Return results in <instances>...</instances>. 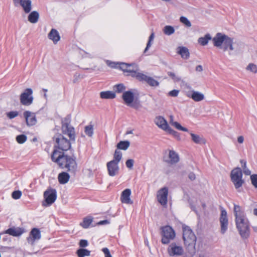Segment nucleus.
Returning <instances> with one entry per match:
<instances>
[{
    "label": "nucleus",
    "mask_w": 257,
    "mask_h": 257,
    "mask_svg": "<svg viewBox=\"0 0 257 257\" xmlns=\"http://www.w3.org/2000/svg\"><path fill=\"white\" fill-rule=\"evenodd\" d=\"M52 160L56 162L60 167L74 173L77 169V163L75 158L65 155L63 152L54 150L51 155Z\"/></svg>",
    "instance_id": "1"
},
{
    "label": "nucleus",
    "mask_w": 257,
    "mask_h": 257,
    "mask_svg": "<svg viewBox=\"0 0 257 257\" xmlns=\"http://www.w3.org/2000/svg\"><path fill=\"white\" fill-rule=\"evenodd\" d=\"M234 214L235 223L239 234L242 238H246L249 235V222L240 206L234 204Z\"/></svg>",
    "instance_id": "2"
},
{
    "label": "nucleus",
    "mask_w": 257,
    "mask_h": 257,
    "mask_svg": "<svg viewBox=\"0 0 257 257\" xmlns=\"http://www.w3.org/2000/svg\"><path fill=\"white\" fill-rule=\"evenodd\" d=\"M213 45L219 49H222L223 51L229 50L228 54H232L231 51L235 50L233 46V39L228 36L221 33H218L212 39Z\"/></svg>",
    "instance_id": "3"
},
{
    "label": "nucleus",
    "mask_w": 257,
    "mask_h": 257,
    "mask_svg": "<svg viewBox=\"0 0 257 257\" xmlns=\"http://www.w3.org/2000/svg\"><path fill=\"white\" fill-rule=\"evenodd\" d=\"M183 238L184 244L190 252H194L196 237L191 229L188 226L183 227Z\"/></svg>",
    "instance_id": "4"
},
{
    "label": "nucleus",
    "mask_w": 257,
    "mask_h": 257,
    "mask_svg": "<svg viewBox=\"0 0 257 257\" xmlns=\"http://www.w3.org/2000/svg\"><path fill=\"white\" fill-rule=\"evenodd\" d=\"M161 242L164 244H169L176 236L175 232L172 227L166 225L161 227Z\"/></svg>",
    "instance_id": "5"
},
{
    "label": "nucleus",
    "mask_w": 257,
    "mask_h": 257,
    "mask_svg": "<svg viewBox=\"0 0 257 257\" xmlns=\"http://www.w3.org/2000/svg\"><path fill=\"white\" fill-rule=\"evenodd\" d=\"M230 177L235 188L240 191V188L244 183V181L242 179V172L240 168L236 167L233 169L230 173Z\"/></svg>",
    "instance_id": "6"
},
{
    "label": "nucleus",
    "mask_w": 257,
    "mask_h": 257,
    "mask_svg": "<svg viewBox=\"0 0 257 257\" xmlns=\"http://www.w3.org/2000/svg\"><path fill=\"white\" fill-rule=\"evenodd\" d=\"M55 140L56 145L55 147L58 148L62 151H67L71 147L70 141L66 139L62 135L57 134L53 138Z\"/></svg>",
    "instance_id": "7"
},
{
    "label": "nucleus",
    "mask_w": 257,
    "mask_h": 257,
    "mask_svg": "<svg viewBox=\"0 0 257 257\" xmlns=\"http://www.w3.org/2000/svg\"><path fill=\"white\" fill-rule=\"evenodd\" d=\"M45 202L43 203V206H47L52 204L56 200L57 192L55 189H48L44 193Z\"/></svg>",
    "instance_id": "8"
},
{
    "label": "nucleus",
    "mask_w": 257,
    "mask_h": 257,
    "mask_svg": "<svg viewBox=\"0 0 257 257\" xmlns=\"http://www.w3.org/2000/svg\"><path fill=\"white\" fill-rule=\"evenodd\" d=\"M33 90L31 88H27L21 93L20 100L22 104L26 106L30 105L33 102Z\"/></svg>",
    "instance_id": "9"
},
{
    "label": "nucleus",
    "mask_w": 257,
    "mask_h": 257,
    "mask_svg": "<svg viewBox=\"0 0 257 257\" xmlns=\"http://www.w3.org/2000/svg\"><path fill=\"white\" fill-rule=\"evenodd\" d=\"M167 252L169 256L172 257H178L184 254L183 247L176 243H171L167 248Z\"/></svg>",
    "instance_id": "10"
},
{
    "label": "nucleus",
    "mask_w": 257,
    "mask_h": 257,
    "mask_svg": "<svg viewBox=\"0 0 257 257\" xmlns=\"http://www.w3.org/2000/svg\"><path fill=\"white\" fill-rule=\"evenodd\" d=\"M122 98L127 105L135 108H138V104L136 102L133 103L135 99V94L132 90L123 92Z\"/></svg>",
    "instance_id": "11"
},
{
    "label": "nucleus",
    "mask_w": 257,
    "mask_h": 257,
    "mask_svg": "<svg viewBox=\"0 0 257 257\" xmlns=\"http://www.w3.org/2000/svg\"><path fill=\"white\" fill-rule=\"evenodd\" d=\"M62 133L64 135H68L70 141L74 142L75 134L74 127L70 124V122H62Z\"/></svg>",
    "instance_id": "12"
},
{
    "label": "nucleus",
    "mask_w": 257,
    "mask_h": 257,
    "mask_svg": "<svg viewBox=\"0 0 257 257\" xmlns=\"http://www.w3.org/2000/svg\"><path fill=\"white\" fill-rule=\"evenodd\" d=\"M220 224V232L224 234L228 229V219L226 211L223 208H221V214L219 218Z\"/></svg>",
    "instance_id": "13"
},
{
    "label": "nucleus",
    "mask_w": 257,
    "mask_h": 257,
    "mask_svg": "<svg viewBox=\"0 0 257 257\" xmlns=\"http://www.w3.org/2000/svg\"><path fill=\"white\" fill-rule=\"evenodd\" d=\"M16 7L21 6L25 14L30 13L32 9L31 0H13Z\"/></svg>",
    "instance_id": "14"
},
{
    "label": "nucleus",
    "mask_w": 257,
    "mask_h": 257,
    "mask_svg": "<svg viewBox=\"0 0 257 257\" xmlns=\"http://www.w3.org/2000/svg\"><path fill=\"white\" fill-rule=\"evenodd\" d=\"M168 189L167 187H163L157 192V199L162 205H165L167 203Z\"/></svg>",
    "instance_id": "15"
},
{
    "label": "nucleus",
    "mask_w": 257,
    "mask_h": 257,
    "mask_svg": "<svg viewBox=\"0 0 257 257\" xmlns=\"http://www.w3.org/2000/svg\"><path fill=\"white\" fill-rule=\"evenodd\" d=\"M106 167L110 176L113 177L118 174L119 170L118 163L110 161L107 163Z\"/></svg>",
    "instance_id": "16"
},
{
    "label": "nucleus",
    "mask_w": 257,
    "mask_h": 257,
    "mask_svg": "<svg viewBox=\"0 0 257 257\" xmlns=\"http://www.w3.org/2000/svg\"><path fill=\"white\" fill-rule=\"evenodd\" d=\"M41 232L39 229L34 228L31 231L29 236L27 237V241L30 244L33 245L36 240H39L41 238Z\"/></svg>",
    "instance_id": "17"
},
{
    "label": "nucleus",
    "mask_w": 257,
    "mask_h": 257,
    "mask_svg": "<svg viewBox=\"0 0 257 257\" xmlns=\"http://www.w3.org/2000/svg\"><path fill=\"white\" fill-rule=\"evenodd\" d=\"M132 191L130 189H124L121 194L120 201L122 203L132 204L133 201L131 199Z\"/></svg>",
    "instance_id": "18"
},
{
    "label": "nucleus",
    "mask_w": 257,
    "mask_h": 257,
    "mask_svg": "<svg viewBox=\"0 0 257 257\" xmlns=\"http://www.w3.org/2000/svg\"><path fill=\"white\" fill-rule=\"evenodd\" d=\"M24 116L26 119L27 124L28 126H32L36 123L37 119L34 113L29 111H26L24 112Z\"/></svg>",
    "instance_id": "19"
},
{
    "label": "nucleus",
    "mask_w": 257,
    "mask_h": 257,
    "mask_svg": "<svg viewBox=\"0 0 257 257\" xmlns=\"http://www.w3.org/2000/svg\"><path fill=\"white\" fill-rule=\"evenodd\" d=\"M186 95L196 102L202 101L205 98L204 95L202 93L195 90L187 92Z\"/></svg>",
    "instance_id": "20"
},
{
    "label": "nucleus",
    "mask_w": 257,
    "mask_h": 257,
    "mask_svg": "<svg viewBox=\"0 0 257 257\" xmlns=\"http://www.w3.org/2000/svg\"><path fill=\"white\" fill-rule=\"evenodd\" d=\"M25 232L24 229L21 227H11L6 231L3 233L9 234L13 236H20Z\"/></svg>",
    "instance_id": "21"
},
{
    "label": "nucleus",
    "mask_w": 257,
    "mask_h": 257,
    "mask_svg": "<svg viewBox=\"0 0 257 257\" xmlns=\"http://www.w3.org/2000/svg\"><path fill=\"white\" fill-rule=\"evenodd\" d=\"M155 121L157 125L165 131L169 127L167 121L162 116L156 117Z\"/></svg>",
    "instance_id": "22"
},
{
    "label": "nucleus",
    "mask_w": 257,
    "mask_h": 257,
    "mask_svg": "<svg viewBox=\"0 0 257 257\" xmlns=\"http://www.w3.org/2000/svg\"><path fill=\"white\" fill-rule=\"evenodd\" d=\"M169 159L166 162L171 164H176L179 161V155L173 150L169 151Z\"/></svg>",
    "instance_id": "23"
},
{
    "label": "nucleus",
    "mask_w": 257,
    "mask_h": 257,
    "mask_svg": "<svg viewBox=\"0 0 257 257\" xmlns=\"http://www.w3.org/2000/svg\"><path fill=\"white\" fill-rule=\"evenodd\" d=\"M48 38L52 40L54 44H56L60 39L58 32L54 29H52L48 34Z\"/></svg>",
    "instance_id": "24"
},
{
    "label": "nucleus",
    "mask_w": 257,
    "mask_h": 257,
    "mask_svg": "<svg viewBox=\"0 0 257 257\" xmlns=\"http://www.w3.org/2000/svg\"><path fill=\"white\" fill-rule=\"evenodd\" d=\"M39 16V13L37 11H34L30 12L28 17V20L30 23L35 24L38 22Z\"/></svg>",
    "instance_id": "25"
},
{
    "label": "nucleus",
    "mask_w": 257,
    "mask_h": 257,
    "mask_svg": "<svg viewBox=\"0 0 257 257\" xmlns=\"http://www.w3.org/2000/svg\"><path fill=\"white\" fill-rule=\"evenodd\" d=\"M139 71L138 66L136 64H128L126 72L128 73L127 75H131L134 77L137 72Z\"/></svg>",
    "instance_id": "26"
},
{
    "label": "nucleus",
    "mask_w": 257,
    "mask_h": 257,
    "mask_svg": "<svg viewBox=\"0 0 257 257\" xmlns=\"http://www.w3.org/2000/svg\"><path fill=\"white\" fill-rule=\"evenodd\" d=\"M70 176L66 172H62L59 174L58 179L60 184H64L69 181Z\"/></svg>",
    "instance_id": "27"
},
{
    "label": "nucleus",
    "mask_w": 257,
    "mask_h": 257,
    "mask_svg": "<svg viewBox=\"0 0 257 257\" xmlns=\"http://www.w3.org/2000/svg\"><path fill=\"white\" fill-rule=\"evenodd\" d=\"M100 97L102 99H113L116 96L115 93L111 91H102L100 93Z\"/></svg>",
    "instance_id": "28"
},
{
    "label": "nucleus",
    "mask_w": 257,
    "mask_h": 257,
    "mask_svg": "<svg viewBox=\"0 0 257 257\" xmlns=\"http://www.w3.org/2000/svg\"><path fill=\"white\" fill-rule=\"evenodd\" d=\"M170 123L174 126L176 129L182 131L183 132H188V130L184 127H183L181 124L177 121H174L173 120V116L171 115L170 116Z\"/></svg>",
    "instance_id": "29"
},
{
    "label": "nucleus",
    "mask_w": 257,
    "mask_h": 257,
    "mask_svg": "<svg viewBox=\"0 0 257 257\" xmlns=\"http://www.w3.org/2000/svg\"><path fill=\"white\" fill-rule=\"evenodd\" d=\"M178 53L181 56V57L185 59H187L189 57V52L188 49L184 47H179Z\"/></svg>",
    "instance_id": "30"
},
{
    "label": "nucleus",
    "mask_w": 257,
    "mask_h": 257,
    "mask_svg": "<svg viewBox=\"0 0 257 257\" xmlns=\"http://www.w3.org/2000/svg\"><path fill=\"white\" fill-rule=\"evenodd\" d=\"M211 39V37L210 34H207L204 37H200L198 39V43L202 46L206 45L208 41Z\"/></svg>",
    "instance_id": "31"
},
{
    "label": "nucleus",
    "mask_w": 257,
    "mask_h": 257,
    "mask_svg": "<svg viewBox=\"0 0 257 257\" xmlns=\"http://www.w3.org/2000/svg\"><path fill=\"white\" fill-rule=\"evenodd\" d=\"M190 135L192 137V141L195 143L199 144L205 143L204 139L203 138L200 137L199 135H195L193 133H191Z\"/></svg>",
    "instance_id": "32"
},
{
    "label": "nucleus",
    "mask_w": 257,
    "mask_h": 257,
    "mask_svg": "<svg viewBox=\"0 0 257 257\" xmlns=\"http://www.w3.org/2000/svg\"><path fill=\"white\" fill-rule=\"evenodd\" d=\"M92 222V218L90 217H86L83 219V221L80 223V225L84 228H88Z\"/></svg>",
    "instance_id": "33"
},
{
    "label": "nucleus",
    "mask_w": 257,
    "mask_h": 257,
    "mask_svg": "<svg viewBox=\"0 0 257 257\" xmlns=\"http://www.w3.org/2000/svg\"><path fill=\"white\" fill-rule=\"evenodd\" d=\"M76 253L78 257H84L85 256H89L90 255V251L84 248L78 249Z\"/></svg>",
    "instance_id": "34"
},
{
    "label": "nucleus",
    "mask_w": 257,
    "mask_h": 257,
    "mask_svg": "<svg viewBox=\"0 0 257 257\" xmlns=\"http://www.w3.org/2000/svg\"><path fill=\"white\" fill-rule=\"evenodd\" d=\"M130 145V142L128 141H120L117 145V148L119 149L126 150L129 147Z\"/></svg>",
    "instance_id": "35"
},
{
    "label": "nucleus",
    "mask_w": 257,
    "mask_h": 257,
    "mask_svg": "<svg viewBox=\"0 0 257 257\" xmlns=\"http://www.w3.org/2000/svg\"><path fill=\"white\" fill-rule=\"evenodd\" d=\"M122 158V153L117 150H116L113 155V159L111 161L119 163Z\"/></svg>",
    "instance_id": "36"
},
{
    "label": "nucleus",
    "mask_w": 257,
    "mask_h": 257,
    "mask_svg": "<svg viewBox=\"0 0 257 257\" xmlns=\"http://www.w3.org/2000/svg\"><path fill=\"white\" fill-rule=\"evenodd\" d=\"M149 76L145 75V74L139 72V71L137 72L136 74L135 75V77L138 80L140 81H144L147 82V80L149 78Z\"/></svg>",
    "instance_id": "37"
},
{
    "label": "nucleus",
    "mask_w": 257,
    "mask_h": 257,
    "mask_svg": "<svg viewBox=\"0 0 257 257\" xmlns=\"http://www.w3.org/2000/svg\"><path fill=\"white\" fill-rule=\"evenodd\" d=\"M126 89L125 86L122 83L115 85L113 86V90L118 93L123 92Z\"/></svg>",
    "instance_id": "38"
},
{
    "label": "nucleus",
    "mask_w": 257,
    "mask_h": 257,
    "mask_svg": "<svg viewBox=\"0 0 257 257\" xmlns=\"http://www.w3.org/2000/svg\"><path fill=\"white\" fill-rule=\"evenodd\" d=\"M240 163L241 164L244 174L246 175H250L251 172L246 167V162L244 160H241Z\"/></svg>",
    "instance_id": "39"
},
{
    "label": "nucleus",
    "mask_w": 257,
    "mask_h": 257,
    "mask_svg": "<svg viewBox=\"0 0 257 257\" xmlns=\"http://www.w3.org/2000/svg\"><path fill=\"white\" fill-rule=\"evenodd\" d=\"M163 32L165 34L169 36L174 33L175 29L172 26H166L163 29Z\"/></svg>",
    "instance_id": "40"
},
{
    "label": "nucleus",
    "mask_w": 257,
    "mask_h": 257,
    "mask_svg": "<svg viewBox=\"0 0 257 257\" xmlns=\"http://www.w3.org/2000/svg\"><path fill=\"white\" fill-rule=\"evenodd\" d=\"M84 132L89 137H92L93 134V128L92 125H88L85 127Z\"/></svg>",
    "instance_id": "41"
},
{
    "label": "nucleus",
    "mask_w": 257,
    "mask_h": 257,
    "mask_svg": "<svg viewBox=\"0 0 257 257\" xmlns=\"http://www.w3.org/2000/svg\"><path fill=\"white\" fill-rule=\"evenodd\" d=\"M180 22L184 25L186 27L190 28L191 27V23L189 20L185 17L181 16L180 18Z\"/></svg>",
    "instance_id": "42"
},
{
    "label": "nucleus",
    "mask_w": 257,
    "mask_h": 257,
    "mask_svg": "<svg viewBox=\"0 0 257 257\" xmlns=\"http://www.w3.org/2000/svg\"><path fill=\"white\" fill-rule=\"evenodd\" d=\"M149 85L151 86H158L159 85V83L158 81L155 80L151 77H149L146 82Z\"/></svg>",
    "instance_id": "43"
},
{
    "label": "nucleus",
    "mask_w": 257,
    "mask_h": 257,
    "mask_svg": "<svg viewBox=\"0 0 257 257\" xmlns=\"http://www.w3.org/2000/svg\"><path fill=\"white\" fill-rule=\"evenodd\" d=\"M166 132H167L169 134L173 135L174 137L177 138L178 140L180 139L179 134L178 132H177L175 131L174 130H173V129H172L170 126L167 129Z\"/></svg>",
    "instance_id": "44"
},
{
    "label": "nucleus",
    "mask_w": 257,
    "mask_h": 257,
    "mask_svg": "<svg viewBox=\"0 0 257 257\" xmlns=\"http://www.w3.org/2000/svg\"><path fill=\"white\" fill-rule=\"evenodd\" d=\"M27 140V137L24 135H19L16 137V141L19 144H23Z\"/></svg>",
    "instance_id": "45"
},
{
    "label": "nucleus",
    "mask_w": 257,
    "mask_h": 257,
    "mask_svg": "<svg viewBox=\"0 0 257 257\" xmlns=\"http://www.w3.org/2000/svg\"><path fill=\"white\" fill-rule=\"evenodd\" d=\"M168 75L170 77L172 78V79L175 81V82H179L181 80V78L178 76H176V74L174 73H173L172 72H168Z\"/></svg>",
    "instance_id": "46"
},
{
    "label": "nucleus",
    "mask_w": 257,
    "mask_h": 257,
    "mask_svg": "<svg viewBox=\"0 0 257 257\" xmlns=\"http://www.w3.org/2000/svg\"><path fill=\"white\" fill-rule=\"evenodd\" d=\"M18 112L17 111H12L7 113V116L10 119H13L18 115Z\"/></svg>",
    "instance_id": "47"
},
{
    "label": "nucleus",
    "mask_w": 257,
    "mask_h": 257,
    "mask_svg": "<svg viewBox=\"0 0 257 257\" xmlns=\"http://www.w3.org/2000/svg\"><path fill=\"white\" fill-rule=\"evenodd\" d=\"M22 196V192L21 191H15L12 194V196L14 199H18Z\"/></svg>",
    "instance_id": "48"
},
{
    "label": "nucleus",
    "mask_w": 257,
    "mask_h": 257,
    "mask_svg": "<svg viewBox=\"0 0 257 257\" xmlns=\"http://www.w3.org/2000/svg\"><path fill=\"white\" fill-rule=\"evenodd\" d=\"M247 69L254 73L257 72V66L252 63L247 66Z\"/></svg>",
    "instance_id": "49"
},
{
    "label": "nucleus",
    "mask_w": 257,
    "mask_h": 257,
    "mask_svg": "<svg viewBox=\"0 0 257 257\" xmlns=\"http://www.w3.org/2000/svg\"><path fill=\"white\" fill-rule=\"evenodd\" d=\"M250 180L252 185L257 188V175H252L250 176Z\"/></svg>",
    "instance_id": "50"
},
{
    "label": "nucleus",
    "mask_w": 257,
    "mask_h": 257,
    "mask_svg": "<svg viewBox=\"0 0 257 257\" xmlns=\"http://www.w3.org/2000/svg\"><path fill=\"white\" fill-rule=\"evenodd\" d=\"M118 68L122 70L123 72L126 71L128 68V64L124 63H119Z\"/></svg>",
    "instance_id": "51"
},
{
    "label": "nucleus",
    "mask_w": 257,
    "mask_h": 257,
    "mask_svg": "<svg viewBox=\"0 0 257 257\" xmlns=\"http://www.w3.org/2000/svg\"><path fill=\"white\" fill-rule=\"evenodd\" d=\"M134 164V161L133 159H128L125 162L126 167L129 169H132L133 168Z\"/></svg>",
    "instance_id": "52"
},
{
    "label": "nucleus",
    "mask_w": 257,
    "mask_h": 257,
    "mask_svg": "<svg viewBox=\"0 0 257 257\" xmlns=\"http://www.w3.org/2000/svg\"><path fill=\"white\" fill-rule=\"evenodd\" d=\"M102 251L104 253L105 257H112L110 253L109 249L107 247L103 248Z\"/></svg>",
    "instance_id": "53"
},
{
    "label": "nucleus",
    "mask_w": 257,
    "mask_h": 257,
    "mask_svg": "<svg viewBox=\"0 0 257 257\" xmlns=\"http://www.w3.org/2000/svg\"><path fill=\"white\" fill-rule=\"evenodd\" d=\"M79 244L80 247H85L88 245V243L87 240L81 239L79 241Z\"/></svg>",
    "instance_id": "54"
},
{
    "label": "nucleus",
    "mask_w": 257,
    "mask_h": 257,
    "mask_svg": "<svg viewBox=\"0 0 257 257\" xmlns=\"http://www.w3.org/2000/svg\"><path fill=\"white\" fill-rule=\"evenodd\" d=\"M179 92V90L174 89L169 92V95L172 97H176L178 95Z\"/></svg>",
    "instance_id": "55"
},
{
    "label": "nucleus",
    "mask_w": 257,
    "mask_h": 257,
    "mask_svg": "<svg viewBox=\"0 0 257 257\" xmlns=\"http://www.w3.org/2000/svg\"><path fill=\"white\" fill-rule=\"evenodd\" d=\"M107 64L109 67L111 68H118L119 63L112 62L107 61Z\"/></svg>",
    "instance_id": "56"
},
{
    "label": "nucleus",
    "mask_w": 257,
    "mask_h": 257,
    "mask_svg": "<svg viewBox=\"0 0 257 257\" xmlns=\"http://www.w3.org/2000/svg\"><path fill=\"white\" fill-rule=\"evenodd\" d=\"M188 178L191 181H193V180H194L195 179L196 176H195V175L194 173H193L192 172H191L188 175Z\"/></svg>",
    "instance_id": "57"
},
{
    "label": "nucleus",
    "mask_w": 257,
    "mask_h": 257,
    "mask_svg": "<svg viewBox=\"0 0 257 257\" xmlns=\"http://www.w3.org/2000/svg\"><path fill=\"white\" fill-rule=\"evenodd\" d=\"M108 223H109V222L108 220H101V221H99L98 223V225H104V224H108Z\"/></svg>",
    "instance_id": "58"
},
{
    "label": "nucleus",
    "mask_w": 257,
    "mask_h": 257,
    "mask_svg": "<svg viewBox=\"0 0 257 257\" xmlns=\"http://www.w3.org/2000/svg\"><path fill=\"white\" fill-rule=\"evenodd\" d=\"M151 42L152 41H148L147 44L146 48H145V49L144 50V53H146L148 51V50L149 49V48L151 46Z\"/></svg>",
    "instance_id": "59"
},
{
    "label": "nucleus",
    "mask_w": 257,
    "mask_h": 257,
    "mask_svg": "<svg viewBox=\"0 0 257 257\" xmlns=\"http://www.w3.org/2000/svg\"><path fill=\"white\" fill-rule=\"evenodd\" d=\"M195 70L196 71L201 72L203 71L202 66L201 65H198L196 67Z\"/></svg>",
    "instance_id": "60"
},
{
    "label": "nucleus",
    "mask_w": 257,
    "mask_h": 257,
    "mask_svg": "<svg viewBox=\"0 0 257 257\" xmlns=\"http://www.w3.org/2000/svg\"><path fill=\"white\" fill-rule=\"evenodd\" d=\"M244 138L242 136H239L237 138V142L240 143L242 144L243 142Z\"/></svg>",
    "instance_id": "61"
},
{
    "label": "nucleus",
    "mask_w": 257,
    "mask_h": 257,
    "mask_svg": "<svg viewBox=\"0 0 257 257\" xmlns=\"http://www.w3.org/2000/svg\"><path fill=\"white\" fill-rule=\"evenodd\" d=\"M154 38V33H152L151 35L149 37V41H152Z\"/></svg>",
    "instance_id": "62"
},
{
    "label": "nucleus",
    "mask_w": 257,
    "mask_h": 257,
    "mask_svg": "<svg viewBox=\"0 0 257 257\" xmlns=\"http://www.w3.org/2000/svg\"><path fill=\"white\" fill-rule=\"evenodd\" d=\"M253 213L254 215L257 216V208H254L253 209Z\"/></svg>",
    "instance_id": "63"
},
{
    "label": "nucleus",
    "mask_w": 257,
    "mask_h": 257,
    "mask_svg": "<svg viewBox=\"0 0 257 257\" xmlns=\"http://www.w3.org/2000/svg\"><path fill=\"white\" fill-rule=\"evenodd\" d=\"M133 134V131H128L126 133V134Z\"/></svg>",
    "instance_id": "64"
}]
</instances>
